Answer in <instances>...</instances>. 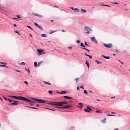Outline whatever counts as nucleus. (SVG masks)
Returning a JSON list of instances; mask_svg holds the SVG:
<instances>
[{
  "instance_id": "393cba45",
  "label": "nucleus",
  "mask_w": 130,
  "mask_h": 130,
  "mask_svg": "<svg viewBox=\"0 0 130 130\" xmlns=\"http://www.w3.org/2000/svg\"><path fill=\"white\" fill-rule=\"evenodd\" d=\"M80 46L82 47H83L84 48L85 47V46L84 45V44L82 43H80Z\"/></svg>"
},
{
  "instance_id": "f704fd0d",
  "label": "nucleus",
  "mask_w": 130,
  "mask_h": 130,
  "mask_svg": "<svg viewBox=\"0 0 130 130\" xmlns=\"http://www.w3.org/2000/svg\"><path fill=\"white\" fill-rule=\"evenodd\" d=\"M26 106L27 107H28V108H32V109H35V107H29V106Z\"/></svg>"
},
{
  "instance_id": "f8f14e48",
  "label": "nucleus",
  "mask_w": 130,
  "mask_h": 130,
  "mask_svg": "<svg viewBox=\"0 0 130 130\" xmlns=\"http://www.w3.org/2000/svg\"><path fill=\"white\" fill-rule=\"evenodd\" d=\"M102 56L104 58L107 59H110V57L109 56H106L103 55H102Z\"/></svg>"
},
{
  "instance_id": "052dcab7",
  "label": "nucleus",
  "mask_w": 130,
  "mask_h": 130,
  "mask_svg": "<svg viewBox=\"0 0 130 130\" xmlns=\"http://www.w3.org/2000/svg\"><path fill=\"white\" fill-rule=\"evenodd\" d=\"M56 31H53L52 32H50V34H52V33H53V32H55Z\"/></svg>"
},
{
  "instance_id": "c85d7f7f",
  "label": "nucleus",
  "mask_w": 130,
  "mask_h": 130,
  "mask_svg": "<svg viewBox=\"0 0 130 130\" xmlns=\"http://www.w3.org/2000/svg\"><path fill=\"white\" fill-rule=\"evenodd\" d=\"M95 112L97 113H102V112L101 111H99V110H96Z\"/></svg>"
},
{
  "instance_id": "ddd939ff",
  "label": "nucleus",
  "mask_w": 130,
  "mask_h": 130,
  "mask_svg": "<svg viewBox=\"0 0 130 130\" xmlns=\"http://www.w3.org/2000/svg\"><path fill=\"white\" fill-rule=\"evenodd\" d=\"M64 98L69 99H72V98L71 97H70L68 96H64Z\"/></svg>"
},
{
  "instance_id": "864d4df0",
  "label": "nucleus",
  "mask_w": 130,
  "mask_h": 130,
  "mask_svg": "<svg viewBox=\"0 0 130 130\" xmlns=\"http://www.w3.org/2000/svg\"><path fill=\"white\" fill-rule=\"evenodd\" d=\"M89 30H88V31H86L85 33L86 34H88L90 33V31H89Z\"/></svg>"
},
{
  "instance_id": "473e14b6",
  "label": "nucleus",
  "mask_w": 130,
  "mask_h": 130,
  "mask_svg": "<svg viewBox=\"0 0 130 130\" xmlns=\"http://www.w3.org/2000/svg\"><path fill=\"white\" fill-rule=\"evenodd\" d=\"M107 116H116V115H109V114H107Z\"/></svg>"
},
{
  "instance_id": "5fc2aeb1",
  "label": "nucleus",
  "mask_w": 130,
  "mask_h": 130,
  "mask_svg": "<svg viewBox=\"0 0 130 130\" xmlns=\"http://www.w3.org/2000/svg\"><path fill=\"white\" fill-rule=\"evenodd\" d=\"M76 42L77 43H80V41L79 40H77L76 41Z\"/></svg>"
},
{
  "instance_id": "49530a36",
  "label": "nucleus",
  "mask_w": 130,
  "mask_h": 130,
  "mask_svg": "<svg viewBox=\"0 0 130 130\" xmlns=\"http://www.w3.org/2000/svg\"><path fill=\"white\" fill-rule=\"evenodd\" d=\"M78 80H79L78 78H75V80L76 81V82H77Z\"/></svg>"
},
{
  "instance_id": "bb28decb",
  "label": "nucleus",
  "mask_w": 130,
  "mask_h": 130,
  "mask_svg": "<svg viewBox=\"0 0 130 130\" xmlns=\"http://www.w3.org/2000/svg\"><path fill=\"white\" fill-rule=\"evenodd\" d=\"M67 92L66 91H61L60 92V94H63L66 93Z\"/></svg>"
},
{
  "instance_id": "c9c22d12",
  "label": "nucleus",
  "mask_w": 130,
  "mask_h": 130,
  "mask_svg": "<svg viewBox=\"0 0 130 130\" xmlns=\"http://www.w3.org/2000/svg\"><path fill=\"white\" fill-rule=\"evenodd\" d=\"M44 82L45 84H48V85H51V84L50 83H49L48 82H45V81H44Z\"/></svg>"
},
{
  "instance_id": "69168bd1",
  "label": "nucleus",
  "mask_w": 130,
  "mask_h": 130,
  "mask_svg": "<svg viewBox=\"0 0 130 130\" xmlns=\"http://www.w3.org/2000/svg\"><path fill=\"white\" fill-rule=\"evenodd\" d=\"M68 48L69 49H71L72 48V47L71 46H70L68 47Z\"/></svg>"
},
{
  "instance_id": "79ce46f5",
  "label": "nucleus",
  "mask_w": 130,
  "mask_h": 130,
  "mask_svg": "<svg viewBox=\"0 0 130 130\" xmlns=\"http://www.w3.org/2000/svg\"><path fill=\"white\" fill-rule=\"evenodd\" d=\"M87 56L89 57L90 59H91L92 58V56L89 55H88Z\"/></svg>"
},
{
  "instance_id": "8fccbe9b",
  "label": "nucleus",
  "mask_w": 130,
  "mask_h": 130,
  "mask_svg": "<svg viewBox=\"0 0 130 130\" xmlns=\"http://www.w3.org/2000/svg\"><path fill=\"white\" fill-rule=\"evenodd\" d=\"M17 17L19 18H21V17H20V16L19 15H17Z\"/></svg>"
},
{
  "instance_id": "3c124183",
  "label": "nucleus",
  "mask_w": 130,
  "mask_h": 130,
  "mask_svg": "<svg viewBox=\"0 0 130 130\" xmlns=\"http://www.w3.org/2000/svg\"><path fill=\"white\" fill-rule=\"evenodd\" d=\"M85 63L87 65H89V63L87 62V60L86 61V62H85Z\"/></svg>"
},
{
  "instance_id": "20e7f679",
  "label": "nucleus",
  "mask_w": 130,
  "mask_h": 130,
  "mask_svg": "<svg viewBox=\"0 0 130 130\" xmlns=\"http://www.w3.org/2000/svg\"><path fill=\"white\" fill-rule=\"evenodd\" d=\"M37 51L38 52V53L37 54L39 55H40L45 54L46 53L45 52L43 51H44L43 50L38 49Z\"/></svg>"
},
{
  "instance_id": "6e6552de",
  "label": "nucleus",
  "mask_w": 130,
  "mask_h": 130,
  "mask_svg": "<svg viewBox=\"0 0 130 130\" xmlns=\"http://www.w3.org/2000/svg\"><path fill=\"white\" fill-rule=\"evenodd\" d=\"M83 107V104L82 103H78V107L79 108H82Z\"/></svg>"
},
{
  "instance_id": "774afa93",
  "label": "nucleus",
  "mask_w": 130,
  "mask_h": 130,
  "mask_svg": "<svg viewBox=\"0 0 130 130\" xmlns=\"http://www.w3.org/2000/svg\"><path fill=\"white\" fill-rule=\"evenodd\" d=\"M113 130H118V128H115Z\"/></svg>"
},
{
  "instance_id": "dca6fc26",
  "label": "nucleus",
  "mask_w": 130,
  "mask_h": 130,
  "mask_svg": "<svg viewBox=\"0 0 130 130\" xmlns=\"http://www.w3.org/2000/svg\"><path fill=\"white\" fill-rule=\"evenodd\" d=\"M84 111H85L86 112H90V110L88 109H84Z\"/></svg>"
},
{
  "instance_id": "0e129e2a",
  "label": "nucleus",
  "mask_w": 130,
  "mask_h": 130,
  "mask_svg": "<svg viewBox=\"0 0 130 130\" xmlns=\"http://www.w3.org/2000/svg\"><path fill=\"white\" fill-rule=\"evenodd\" d=\"M13 26L14 27H16L17 26V25L15 24H13Z\"/></svg>"
},
{
  "instance_id": "603ef678",
  "label": "nucleus",
  "mask_w": 130,
  "mask_h": 130,
  "mask_svg": "<svg viewBox=\"0 0 130 130\" xmlns=\"http://www.w3.org/2000/svg\"><path fill=\"white\" fill-rule=\"evenodd\" d=\"M26 84L28 85V82L26 81H25L24 82Z\"/></svg>"
},
{
  "instance_id": "b1692460",
  "label": "nucleus",
  "mask_w": 130,
  "mask_h": 130,
  "mask_svg": "<svg viewBox=\"0 0 130 130\" xmlns=\"http://www.w3.org/2000/svg\"><path fill=\"white\" fill-rule=\"evenodd\" d=\"M48 93L50 94H53L52 91L51 90H50L48 91Z\"/></svg>"
},
{
  "instance_id": "58836bf2",
  "label": "nucleus",
  "mask_w": 130,
  "mask_h": 130,
  "mask_svg": "<svg viewBox=\"0 0 130 130\" xmlns=\"http://www.w3.org/2000/svg\"><path fill=\"white\" fill-rule=\"evenodd\" d=\"M102 5V6H107V7H110V6L109 5Z\"/></svg>"
},
{
  "instance_id": "680f3d73",
  "label": "nucleus",
  "mask_w": 130,
  "mask_h": 130,
  "mask_svg": "<svg viewBox=\"0 0 130 130\" xmlns=\"http://www.w3.org/2000/svg\"><path fill=\"white\" fill-rule=\"evenodd\" d=\"M13 102H15L16 103L19 102V101H13Z\"/></svg>"
},
{
  "instance_id": "cd10ccee",
  "label": "nucleus",
  "mask_w": 130,
  "mask_h": 130,
  "mask_svg": "<svg viewBox=\"0 0 130 130\" xmlns=\"http://www.w3.org/2000/svg\"><path fill=\"white\" fill-rule=\"evenodd\" d=\"M43 62V61H41L40 62H39L38 63V66H39L41 64V63H42Z\"/></svg>"
},
{
  "instance_id": "4be33fe9",
  "label": "nucleus",
  "mask_w": 130,
  "mask_h": 130,
  "mask_svg": "<svg viewBox=\"0 0 130 130\" xmlns=\"http://www.w3.org/2000/svg\"><path fill=\"white\" fill-rule=\"evenodd\" d=\"M34 64L35 66V67H36L37 66H38L37 63V62L36 61V62H35L34 63Z\"/></svg>"
},
{
  "instance_id": "a18cd8bd",
  "label": "nucleus",
  "mask_w": 130,
  "mask_h": 130,
  "mask_svg": "<svg viewBox=\"0 0 130 130\" xmlns=\"http://www.w3.org/2000/svg\"><path fill=\"white\" fill-rule=\"evenodd\" d=\"M84 93H85L86 94H87V91L86 90H84Z\"/></svg>"
},
{
  "instance_id": "0eeeda50",
  "label": "nucleus",
  "mask_w": 130,
  "mask_h": 130,
  "mask_svg": "<svg viewBox=\"0 0 130 130\" xmlns=\"http://www.w3.org/2000/svg\"><path fill=\"white\" fill-rule=\"evenodd\" d=\"M72 107L71 105L69 104V105H66L63 106L64 109H68Z\"/></svg>"
},
{
  "instance_id": "39448f33",
  "label": "nucleus",
  "mask_w": 130,
  "mask_h": 130,
  "mask_svg": "<svg viewBox=\"0 0 130 130\" xmlns=\"http://www.w3.org/2000/svg\"><path fill=\"white\" fill-rule=\"evenodd\" d=\"M24 101L26 102H30V103H35L36 104L37 103V102H35L34 101H33L32 100H30L29 99L27 98H25V100H24Z\"/></svg>"
},
{
  "instance_id": "c03bdc74",
  "label": "nucleus",
  "mask_w": 130,
  "mask_h": 130,
  "mask_svg": "<svg viewBox=\"0 0 130 130\" xmlns=\"http://www.w3.org/2000/svg\"><path fill=\"white\" fill-rule=\"evenodd\" d=\"M83 49H85V50H87V51H88V52H89V50L87 49V48H83Z\"/></svg>"
},
{
  "instance_id": "ea45409f",
  "label": "nucleus",
  "mask_w": 130,
  "mask_h": 130,
  "mask_svg": "<svg viewBox=\"0 0 130 130\" xmlns=\"http://www.w3.org/2000/svg\"><path fill=\"white\" fill-rule=\"evenodd\" d=\"M0 63L5 65H6V63L5 62H0Z\"/></svg>"
},
{
  "instance_id": "bf43d9fd",
  "label": "nucleus",
  "mask_w": 130,
  "mask_h": 130,
  "mask_svg": "<svg viewBox=\"0 0 130 130\" xmlns=\"http://www.w3.org/2000/svg\"><path fill=\"white\" fill-rule=\"evenodd\" d=\"M94 42H95V43L96 44H97L98 43V42L97 40H96V39L95 40V41Z\"/></svg>"
},
{
  "instance_id": "412c9836",
  "label": "nucleus",
  "mask_w": 130,
  "mask_h": 130,
  "mask_svg": "<svg viewBox=\"0 0 130 130\" xmlns=\"http://www.w3.org/2000/svg\"><path fill=\"white\" fill-rule=\"evenodd\" d=\"M87 109H88L90 111H92V109L91 108L89 107V106H87Z\"/></svg>"
},
{
  "instance_id": "338daca9",
  "label": "nucleus",
  "mask_w": 130,
  "mask_h": 130,
  "mask_svg": "<svg viewBox=\"0 0 130 130\" xmlns=\"http://www.w3.org/2000/svg\"><path fill=\"white\" fill-rule=\"evenodd\" d=\"M111 113H112V114H115V112H111Z\"/></svg>"
},
{
  "instance_id": "6ab92c4d",
  "label": "nucleus",
  "mask_w": 130,
  "mask_h": 130,
  "mask_svg": "<svg viewBox=\"0 0 130 130\" xmlns=\"http://www.w3.org/2000/svg\"><path fill=\"white\" fill-rule=\"evenodd\" d=\"M0 67H6L7 68H8V67L5 66V65H2V64H1L0 65Z\"/></svg>"
},
{
  "instance_id": "e2e57ef3",
  "label": "nucleus",
  "mask_w": 130,
  "mask_h": 130,
  "mask_svg": "<svg viewBox=\"0 0 130 130\" xmlns=\"http://www.w3.org/2000/svg\"><path fill=\"white\" fill-rule=\"evenodd\" d=\"M3 98H4V99L5 100H7V98L5 97L4 96L3 97Z\"/></svg>"
},
{
  "instance_id": "37998d69",
  "label": "nucleus",
  "mask_w": 130,
  "mask_h": 130,
  "mask_svg": "<svg viewBox=\"0 0 130 130\" xmlns=\"http://www.w3.org/2000/svg\"><path fill=\"white\" fill-rule=\"evenodd\" d=\"M27 27H28V28H29L30 29H31V30H33L32 29V28H31V27L30 26H27Z\"/></svg>"
},
{
  "instance_id": "6e6d98bb",
  "label": "nucleus",
  "mask_w": 130,
  "mask_h": 130,
  "mask_svg": "<svg viewBox=\"0 0 130 130\" xmlns=\"http://www.w3.org/2000/svg\"><path fill=\"white\" fill-rule=\"evenodd\" d=\"M70 8L72 10H74V8L73 7H70Z\"/></svg>"
},
{
  "instance_id": "9b49d317",
  "label": "nucleus",
  "mask_w": 130,
  "mask_h": 130,
  "mask_svg": "<svg viewBox=\"0 0 130 130\" xmlns=\"http://www.w3.org/2000/svg\"><path fill=\"white\" fill-rule=\"evenodd\" d=\"M17 105V103H16L15 102H14L13 103H12L10 104V105L11 106L13 105Z\"/></svg>"
},
{
  "instance_id": "7c9ffc66",
  "label": "nucleus",
  "mask_w": 130,
  "mask_h": 130,
  "mask_svg": "<svg viewBox=\"0 0 130 130\" xmlns=\"http://www.w3.org/2000/svg\"><path fill=\"white\" fill-rule=\"evenodd\" d=\"M25 70H26V71H27L28 72L29 74H30V72L28 68V69L27 70L26 69H25Z\"/></svg>"
},
{
  "instance_id": "f257e3e1",
  "label": "nucleus",
  "mask_w": 130,
  "mask_h": 130,
  "mask_svg": "<svg viewBox=\"0 0 130 130\" xmlns=\"http://www.w3.org/2000/svg\"><path fill=\"white\" fill-rule=\"evenodd\" d=\"M47 104H48L53 105L61 106H62L63 105L68 104L69 103L67 101H63L57 102H50L49 103H47Z\"/></svg>"
},
{
  "instance_id": "f03ea898",
  "label": "nucleus",
  "mask_w": 130,
  "mask_h": 130,
  "mask_svg": "<svg viewBox=\"0 0 130 130\" xmlns=\"http://www.w3.org/2000/svg\"><path fill=\"white\" fill-rule=\"evenodd\" d=\"M31 99L32 100L35 101L38 103H46L47 102V101L45 100L34 98H31Z\"/></svg>"
},
{
  "instance_id": "f3484780",
  "label": "nucleus",
  "mask_w": 130,
  "mask_h": 130,
  "mask_svg": "<svg viewBox=\"0 0 130 130\" xmlns=\"http://www.w3.org/2000/svg\"><path fill=\"white\" fill-rule=\"evenodd\" d=\"M55 107L56 108H58L64 109L63 106V107H58V106H56V107Z\"/></svg>"
},
{
  "instance_id": "5701e85b",
  "label": "nucleus",
  "mask_w": 130,
  "mask_h": 130,
  "mask_svg": "<svg viewBox=\"0 0 130 130\" xmlns=\"http://www.w3.org/2000/svg\"><path fill=\"white\" fill-rule=\"evenodd\" d=\"M84 44L85 45L87 46H88L90 47V46H89L88 44L86 41H85Z\"/></svg>"
},
{
  "instance_id": "c756f323",
  "label": "nucleus",
  "mask_w": 130,
  "mask_h": 130,
  "mask_svg": "<svg viewBox=\"0 0 130 130\" xmlns=\"http://www.w3.org/2000/svg\"><path fill=\"white\" fill-rule=\"evenodd\" d=\"M95 62H97V64H99V63H102L101 62H99V61H98L96 60H95Z\"/></svg>"
},
{
  "instance_id": "7ed1b4c3",
  "label": "nucleus",
  "mask_w": 130,
  "mask_h": 130,
  "mask_svg": "<svg viewBox=\"0 0 130 130\" xmlns=\"http://www.w3.org/2000/svg\"><path fill=\"white\" fill-rule=\"evenodd\" d=\"M10 97L14 98L15 99L21 100L24 101L25 98V97L21 96H10Z\"/></svg>"
},
{
  "instance_id": "09e8293b",
  "label": "nucleus",
  "mask_w": 130,
  "mask_h": 130,
  "mask_svg": "<svg viewBox=\"0 0 130 130\" xmlns=\"http://www.w3.org/2000/svg\"><path fill=\"white\" fill-rule=\"evenodd\" d=\"M7 100H8L9 101V102L10 103L12 101V100H11L9 99H7Z\"/></svg>"
},
{
  "instance_id": "13d9d810",
  "label": "nucleus",
  "mask_w": 130,
  "mask_h": 130,
  "mask_svg": "<svg viewBox=\"0 0 130 130\" xmlns=\"http://www.w3.org/2000/svg\"><path fill=\"white\" fill-rule=\"evenodd\" d=\"M15 70L17 72H21L20 71H19V70Z\"/></svg>"
},
{
  "instance_id": "4d7b16f0",
  "label": "nucleus",
  "mask_w": 130,
  "mask_h": 130,
  "mask_svg": "<svg viewBox=\"0 0 130 130\" xmlns=\"http://www.w3.org/2000/svg\"><path fill=\"white\" fill-rule=\"evenodd\" d=\"M112 3V4H119V3H116V2Z\"/></svg>"
},
{
  "instance_id": "de8ad7c7",
  "label": "nucleus",
  "mask_w": 130,
  "mask_h": 130,
  "mask_svg": "<svg viewBox=\"0 0 130 130\" xmlns=\"http://www.w3.org/2000/svg\"><path fill=\"white\" fill-rule=\"evenodd\" d=\"M80 88H82L83 89H84V88L83 87V86L82 85L80 87Z\"/></svg>"
},
{
  "instance_id": "1a4fd4ad",
  "label": "nucleus",
  "mask_w": 130,
  "mask_h": 130,
  "mask_svg": "<svg viewBox=\"0 0 130 130\" xmlns=\"http://www.w3.org/2000/svg\"><path fill=\"white\" fill-rule=\"evenodd\" d=\"M34 14L35 16L38 17L40 18H42L43 17V16L42 15H41L38 14L36 13H34Z\"/></svg>"
},
{
  "instance_id": "2f4dec72",
  "label": "nucleus",
  "mask_w": 130,
  "mask_h": 130,
  "mask_svg": "<svg viewBox=\"0 0 130 130\" xmlns=\"http://www.w3.org/2000/svg\"><path fill=\"white\" fill-rule=\"evenodd\" d=\"M102 122L104 123H105L106 122V119L105 118L102 121Z\"/></svg>"
},
{
  "instance_id": "2eb2a0df",
  "label": "nucleus",
  "mask_w": 130,
  "mask_h": 130,
  "mask_svg": "<svg viewBox=\"0 0 130 130\" xmlns=\"http://www.w3.org/2000/svg\"><path fill=\"white\" fill-rule=\"evenodd\" d=\"M74 10L76 12H79V10L77 8H75Z\"/></svg>"
},
{
  "instance_id": "4c0bfd02",
  "label": "nucleus",
  "mask_w": 130,
  "mask_h": 130,
  "mask_svg": "<svg viewBox=\"0 0 130 130\" xmlns=\"http://www.w3.org/2000/svg\"><path fill=\"white\" fill-rule=\"evenodd\" d=\"M25 63L24 62H22L19 64L20 65H25Z\"/></svg>"
},
{
  "instance_id": "4468645a",
  "label": "nucleus",
  "mask_w": 130,
  "mask_h": 130,
  "mask_svg": "<svg viewBox=\"0 0 130 130\" xmlns=\"http://www.w3.org/2000/svg\"><path fill=\"white\" fill-rule=\"evenodd\" d=\"M91 39L93 42H94L96 40L95 38L94 37H92L91 38Z\"/></svg>"
},
{
  "instance_id": "a211bd4d",
  "label": "nucleus",
  "mask_w": 130,
  "mask_h": 130,
  "mask_svg": "<svg viewBox=\"0 0 130 130\" xmlns=\"http://www.w3.org/2000/svg\"><path fill=\"white\" fill-rule=\"evenodd\" d=\"M81 11L82 13H84L86 12V11L85 10H84L83 9H81Z\"/></svg>"
},
{
  "instance_id": "aec40b11",
  "label": "nucleus",
  "mask_w": 130,
  "mask_h": 130,
  "mask_svg": "<svg viewBox=\"0 0 130 130\" xmlns=\"http://www.w3.org/2000/svg\"><path fill=\"white\" fill-rule=\"evenodd\" d=\"M41 36L42 37H46V35L45 34H42Z\"/></svg>"
},
{
  "instance_id": "423d86ee",
  "label": "nucleus",
  "mask_w": 130,
  "mask_h": 130,
  "mask_svg": "<svg viewBox=\"0 0 130 130\" xmlns=\"http://www.w3.org/2000/svg\"><path fill=\"white\" fill-rule=\"evenodd\" d=\"M103 45L107 47L110 48L112 46V44H106L104 43Z\"/></svg>"
},
{
  "instance_id": "a878e982",
  "label": "nucleus",
  "mask_w": 130,
  "mask_h": 130,
  "mask_svg": "<svg viewBox=\"0 0 130 130\" xmlns=\"http://www.w3.org/2000/svg\"><path fill=\"white\" fill-rule=\"evenodd\" d=\"M38 27L41 30H42V31L43 30V29L41 26L39 25Z\"/></svg>"
},
{
  "instance_id": "9d476101",
  "label": "nucleus",
  "mask_w": 130,
  "mask_h": 130,
  "mask_svg": "<svg viewBox=\"0 0 130 130\" xmlns=\"http://www.w3.org/2000/svg\"><path fill=\"white\" fill-rule=\"evenodd\" d=\"M89 30V28L87 26H85L84 28V31H86V30L88 31Z\"/></svg>"
},
{
  "instance_id": "e433bc0d",
  "label": "nucleus",
  "mask_w": 130,
  "mask_h": 130,
  "mask_svg": "<svg viewBox=\"0 0 130 130\" xmlns=\"http://www.w3.org/2000/svg\"><path fill=\"white\" fill-rule=\"evenodd\" d=\"M75 127L74 126H72L70 128V130H72L73 129H74Z\"/></svg>"
},
{
  "instance_id": "72a5a7b5",
  "label": "nucleus",
  "mask_w": 130,
  "mask_h": 130,
  "mask_svg": "<svg viewBox=\"0 0 130 130\" xmlns=\"http://www.w3.org/2000/svg\"><path fill=\"white\" fill-rule=\"evenodd\" d=\"M14 32H15L17 34H19V35H21V34H20L19 32L17 30H15L14 31Z\"/></svg>"
},
{
  "instance_id": "a19ab883",
  "label": "nucleus",
  "mask_w": 130,
  "mask_h": 130,
  "mask_svg": "<svg viewBox=\"0 0 130 130\" xmlns=\"http://www.w3.org/2000/svg\"><path fill=\"white\" fill-rule=\"evenodd\" d=\"M34 23L36 26L38 27L39 26V25L37 23L34 22Z\"/></svg>"
}]
</instances>
